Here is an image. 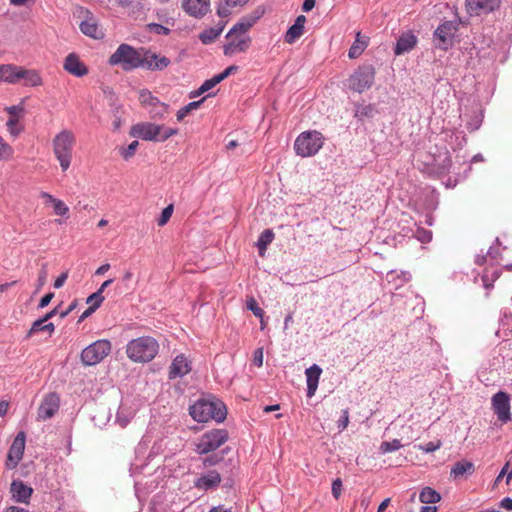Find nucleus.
Returning <instances> with one entry per match:
<instances>
[{
    "instance_id": "f257e3e1",
    "label": "nucleus",
    "mask_w": 512,
    "mask_h": 512,
    "mask_svg": "<svg viewBox=\"0 0 512 512\" xmlns=\"http://www.w3.org/2000/svg\"><path fill=\"white\" fill-rule=\"evenodd\" d=\"M191 417L197 422L214 420L221 423L226 419L227 408L224 402L214 396L198 399L189 408Z\"/></svg>"
},
{
    "instance_id": "f03ea898",
    "label": "nucleus",
    "mask_w": 512,
    "mask_h": 512,
    "mask_svg": "<svg viewBox=\"0 0 512 512\" xmlns=\"http://www.w3.org/2000/svg\"><path fill=\"white\" fill-rule=\"evenodd\" d=\"M159 351V344L151 336L132 339L126 345L127 357L133 362L145 363L153 360Z\"/></svg>"
},
{
    "instance_id": "7ed1b4c3",
    "label": "nucleus",
    "mask_w": 512,
    "mask_h": 512,
    "mask_svg": "<svg viewBox=\"0 0 512 512\" xmlns=\"http://www.w3.org/2000/svg\"><path fill=\"white\" fill-rule=\"evenodd\" d=\"M178 132L177 128L165 127L151 122H141L131 127L130 135L145 141L164 142L171 136L178 134Z\"/></svg>"
},
{
    "instance_id": "20e7f679",
    "label": "nucleus",
    "mask_w": 512,
    "mask_h": 512,
    "mask_svg": "<svg viewBox=\"0 0 512 512\" xmlns=\"http://www.w3.org/2000/svg\"><path fill=\"white\" fill-rule=\"evenodd\" d=\"M74 145L75 136L67 129L60 131L52 140L53 153L63 172L67 171L71 165Z\"/></svg>"
},
{
    "instance_id": "39448f33",
    "label": "nucleus",
    "mask_w": 512,
    "mask_h": 512,
    "mask_svg": "<svg viewBox=\"0 0 512 512\" xmlns=\"http://www.w3.org/2000/svg\"><path fill=\"white\" fill-rule=\"evenodd\" d=\"M142 57V49L137 50L124 43L109 57L108 63L112 66L119 65L124 71H131L143 65Z\"/></svg>"
},
{
    "instance_id": "423d86ee",
    "label": "nucleus",
    "mask_w": 512,
    "mask_h": 512,
    "mask_svg": "<svg viewBox=\"0 0 512 512\" xmlns=\"http://www.w3.org/2000/svg\"><path fill=\"white\" fill-rule=\"evenodd\" d=\"M323 144L324 137L319 131H304L297 136L294 150L301 157H311L319 152Z\"/></svg>"
},
{
    "instance_id": "0eeeda50",
    "label": "nucleus",
    "mask_w": 512,
    "mask_h": 512,
    "mask_svg": "<svg viewBox=\"0 0 512 512\" xmlns=\"http://www.w3.org/2000/svg\"><path fill=\"white\" fill-rule=\"evenodd\" d=\"M228 440V432L225 429H212L205 432L196 445V452L205 455L215 451Z\"/></svg>"
},
{
    "instance_id": "6e6552de",
    "label": "nucleus",
    "mask_w": 512,
    "mask_h": 512,
    "mask_svg": "<svg viewBox=\"0 0 512 512\" xmlns=\"http://www.w3.org/2000/svg\"><path fill=\"white\" fill-rule=\"evenodd\" d=\"M111 352V343L101 339L93 342L81 352V361L86 366H93L100 363Z\"/></svg>"
},
{
    "instance_id": "1a4fd4ad",
    "label": "nucleus",
    "mask_w": 512,
    "mask_h": 512,
    "mask_svg": "<svg viewBox=\"0 0 512 512\" xmlns=\"http://www.w3.org/2000/svg\"><path fill=\"white\" fill-rule=\"evenodd\" d=\"M457 30L458 24L455 21L447 20L441 23L433 33L435 47L443 51L450 49Z\"/></svg>"
},
{
    "instance_id": "9d476101",
    "label": "nucleus",
    "mask_w": 512,
    "mask_h": 512,
    "mask_svg": "<svg viewBox=\"0 0 512 512\" xmlns=\"http://www.w3.org/2000/svg\"><path fill=\"white\" fill-rule=\"evenodd\" d=\"M26 443V434L23 431L17 433L14 438L7 455L6 468L12 470L17 467L21 461Z\"/></svg>"
},
{
    "instance_id": "9b49d317",
    "label": "nucleus",
    "mask_w": 512,
    "mask_h": 512,
    "mask_svg": "<svg viewBox=\"0 0 512 512\" xmlns=\"http://www.w3.org/2000/svg\"><path fill=\"white\" fill-rule=\"evenodd\" d=\"M375 69L372 65L366 64L358 68L354 73V91L362 93L369 89L374 83Z\"/></svg>"
},
{
    "instance_id": "f8f14e48",
    "label": "nucleus",
    "mask_w": 512,
    "mask_h": 512,
    "mask_svg": "<svg viewBox=\"0 0 512 512\" xmlns=\"http://www.w3.org/2000/svg\"><path fill=\"white\" fill-rule=\"evenodd\" d=\"M221 475L216 470H208L198 474L193 481V486L199 491L207 492L209 490H215L221 483Z\"/></svg>"
},
{
    "instance_id": "ddd939ff",
    "label": "nucleus",
    "mask_w": 512,
    "mask_h": 512,
    "mask_svg": "<svg viewBox=\"0 0 512 512\" xmlns=\"http://www.w3.org/2000/svg\"><path fill=\"white\" fill-rule=\"evenodd\" d=\"M492 407L501 422L506 423L511 419L510 398L507 393L502 391L496 393L492 397Z\"/></svg>"
},
{
    "instance_id": "4468645a",
    "label": "nucleus",
    "mask_w": 512,
    "mask_h": 512,
    "mask_svg": "<svg viewBox=\"0 0 512 512\" xmlns=\"http://www.w3.org/2000/svg\"><path fill=\"white\" fill-rule=\"evenodd\" d=\"M142 52L143 65H141V67L147 70L162 71L165 68H167L171 63L170 59L166 56H159L158 54L143 48Z\"/></svg>"
},
{
    "instance_id": "2eb2a0df",
    "label": "nucleus",
    "mask_w": 512,
    "mask_h": 512,
    "mask_svg": "<svg viewBox=\"0 0 512 512\" xmlns=\"http://www.w3.org/2000/svg\"><path fill=\"white\" fill-rule=\"evenodd\" d=\"M60 399L56 393H49L38 408V419L46 421L52 418L59 410Z\"/></svg>"
},
{
    "instance_id": "dca6fc26",
    "label": "nucleus",
    "mask_w": 512,
    "mask_h": 512,
    "mask_svg": "<svg viewBox=\"0 0 512 512\" xmlns=\"http://www.w3.org/2000/svg\"><path fill=\"white\" fill-rule=\"evenodd\" d=\"M501 0H466L467 11L470 14H488L497 10Z\"/></svg>"
},
{
    "instance_id": "f3484780",
    "label": "nucleus",
    "mask_w": 512,
    "mask_h": 512,
    "mask_svg": "<svg viewBox=\"0 0 512 512\" xmlns=\"http://www.w3.org/2000/svg\"><path fill=\"white\" fill-rule=\"evenodd\" d=\"M182 9L194 18H202L210 11V0H182Z\"/></svg>"
},
{
    "instance_id": "a211bd4d",
    "label": "nucleus",
    "mask_w": 512,
    "mask_h": 512,
    "mask_svg": "<svg viewBox=\"0 0 512 512\" xmlns=\"http://www.w3.org/2000/svg\"><path fill=\"white\" fill-rule=\"evenodd\" d=\"M12 499L15 502L28 504L30 502L33 489L26 485L22 480H13L10 486Z\"/></svg>"
},
{
    "instance_id": "6ab92c4d",
    "label": "nucleus",
    "mask_w": 512,
    "mask_h": 512,
    "mask_svg": "<svg viewBox=\"0 0 512 512\" xmlns=\"http://www.w3.org/2000/svg\"><path fill=\"white\" fill-rule=\"evenodd\" d=\"M63 68L76 77H83L88 73V68L75 53H70L66 56Z\"/></svg>"
},
{
    "instance_id": "aec40b11",
    "label": "nucleus",
    "mask_w": 512,
    "mask_h": 512,
    "mask_svg": "<svg viewBox=\"0 0 512 512\" xmlns=\"http://www.w3.org/2000/svg\"><path fill=\"white\" fill-rule=\"evenodd\" d=\"M228 39L229 42L223 48L226 56H232L246 51L251 41L250 37L243 35H234V37Z\"/></svg>"
},
{
    "instance_id": "412c9836",
    "label": "nucleus",
    "mask_w": 512,
    "mask_h": 512,
    "mask_svg": "<svg viewBox=\"0 0 512 512\" xmlns=\"http://www.w3.org/2000/svg\"><path fill=\"white\" fill-rule=\"evenodd\" d=\"M190 371L191 363L183 354H180L173 359L168 376L169 379H175L187 375Z\"/></svg>"
},
{
    "instance_id": "4be33fe9",
    "label": "nucleus",
    "mask_w": 512,
    "mask_h": 512,
    "mask_svg": "<svg viewBox=\"0 0 512 512\" xmlns=\"http://www.w3.org/2000/svg\"><path fill=\"white\" fill-rule=\"evenodd\" d=\"M417 37L410 31L403 33L394 47V54L399 56L410 52L417 44Z\"/></svg>"
},
{
    "instance_id": "5701e85b",
    "label": "nucleus",
    "mask_w": 512,
    "mask_h": 512,
    "mask_svg": "<svg viewBox=\"0 0 512 512\" xmlns=\"http://www.w3.org/2000/svg\"><path fill=\"white\" fill-rule=\"evenodd\" d=\"M322 373V369L319 365L313 364L309 368L306 369L305 375H306V383H307V396L312 397L314 396L318 383L319 378Z\"/></svg>"
},
{
    "instance_id": "b1692460",
    "label": "nucleus",
    "mask_w": 512,
    "mask_h": 512,
    "mask_svg": "<svg viewBox=\"0 0 512 512\" xmlns=\"http://www.w3.org/2000/svg\"><path fill=\"white\" fill-rule=\"evenodd\" d=\"M21 66L14 64H0V82L16 84L19 82Z\"/></svg>"
},
{
    "instance_id": "393cba45",
    "label": "nucleus",
    "mask_w": 512,
    "mask_h": 512,
    "mask_svg": "<svg viewBox=\"0 0 512 512\" xmlns=\"http://www.w3.org/2000/svg\"><path fill=\"white\" fill-rule=\"evenodd\" d=\"M306 23V17L299 15L292 26L289 27L285 34V42L292 44L304 33V25Z\"/></svg>"
},
{
    "instance_id": "a878e982",
    "label": "nucleus",
    "mask_w": 512,
    "mask_h": 512,
    "mask_svg": "<svg viewBox=\"0 0 512 512\" xmlns=\"http://www.w3.org/2000/svg\"><path fill=\"white\" fill-rule=\"evenodd\" d=\"M259 16H249L242 18L227 33L226 38H232L234 35L247 36L246 32L256 23Z\"/></svg>"
},
{
    "instance_id": "bb28decb",
    "label": "nucleus",
    "mask_w": 512,
    "mask_h": 512,
    "mask_svg": "<svg viewBox=\"0 0 512 512\" xmlns=\"http://www.w3.org/2000/svg\"><path fill=\"white\" fill-rule=\"evenodd\" d=\"M23 81L24 86L38 87L43 84L41 75L37 70L25 69L21 66L19 73V82Z\"/></svg>"
},
{
    "instance_id": "cd10ccee",
    "label": "nucleus",
    "mask_w": 512,
    "mask_h": 512,
    "mask_svg": "<svg viewBox=\"0 0 512 512\" xmlns=\"http://www.w3.org/2000/svg\"><path fill=\"white\" fill-rule=\"evenodd\" d=\"M135 455V460L131 463L130 467L131 475L142 472L147 465L145 460L150 459L151 457V454L146 457V448L142 444L137 446Z\"/></svg>"
},
{
    "instance_id": "c85d7f7f",
    "label": "nucleus",
    "mask_w": 512,
    "mask_h": 512,
    "mask_svg": "<svg viewBox=\"0 0 512 512\" xmlns=\"http://www.w3.org/2000/svg\"><path fill=\"white\" fill-rule=\"evenodd\" d=\"M81 32L91 38L100 39L103 33L99 30L96 20L90 15L80 23Z\"/></svg>"
},
{
    "instance_id": "c756f323",
    "label": "nucleus",
    "mask_w": 512,
    "mask_h": 512,
    "mask_svg": "<svg viewBox=\"0 0 512 512\" xmlns=\"http://www.w3.org/2000/svg\"><path fill=\"white\" fill-rule=\"evenodd\" d=\"M474 472V464L468 460H461L456 462L451 468V476L455 479L464 476L465 474H472Z\"/></svg>"
},
{
    "instance_id": "7c9ffc66",
    "label": "nucleus",
    "mask_w": 512,
    "mask_h": 512,
    "mask_svg": "<svg viewBox=\"0 0 512 512\" xmlns=\"http://www.w3.org/2000/svg\"><path fill=\"white\" fill-rule=\"evenodd\" d=\"M223 29H224V23H219L215 27H211V28L203 30L199 34V39L205 45L211 44L220 36V34L223 32Z\"/></svg>"
},
{
    "instance_id": "2f4dec72",
    "label": "nucleus",
    "mask_w": 512,
    "mask_h": 512,
    "mask_svg": "<svg viewBox=\"0 0 512 512\" xmlns=\"http://www.w3.org/2000/svg\"><path fill=\"white\" fill-rule=\"evenodd\" d=\"M419 500L424 504H434L441 500V495L431 487H425L419 494Z\"/></svg>"
},
{
    "instance_id": "473e14b6",
    "label": "nucleus",
    "mask_w": 512,
    "mask_h": 512,
    "mask_svg": "<svg viewBox=\"0 0 512 512\" xmlns=\"http://www.w3.org/2000/svg\"><path fill=\"white\" fill-rule=\"evenodd\" d=\"M466 127L470 132L478 130L483 121V113L481 110H473L471 114L466 115Z\"/></svg>"
},
{
    "instance_id": "72a5a7b5",
    "label": "nucleus",
    "mask_w": 512,
    "mask_h": 512,
    "mask_svg": "<svg viewBox=\"0 0 512 512\" xmlns=\"http://www.w3.org/2000/svg\"><path fill=\"white\" fill-rule=\"evenodd\" d=\"M148 512H169L165 496L160 493L156 494L151 500Z\"/></svg>"
},
{
    "instance_id": "f704fd0d",
    "label": "nucleus",
    "mask_w": 512,
    "mask_h": 512,
    "mask_svg": "<svg viewBox=\"0 0 512 512\" xmlns=\"http://www.w3.org/2000/svg\"><path fill=\"white\" fill-rule=\"evenodd\" d=\"M274 233L271 229H265L258 237L256 246L258 248L259 254L263 255L266 251L268 245L273 241Z\"/></svg>"
},
{
    "instance_id": "c9c22d12",
    "label": "nucleus",
    "mask_w": 512,
    "mask_h": 512,
    "mask_svg": "<svg viewBox=\"0 0 512 512\" xmlns=\"http://www.w3.org/2000/svg\"><path fill=\"white\" fill-rule=\"evenodd\" d=\"M221 76H219L218 74L217 75H214L212 78L210 79H207L205 80L202 85L195 91H192L190 93V97L193 98V97H197V96H200L201 94L209 91L210 89H212L213 87H215L217 84H219L220 82H222V80L220 79Z\"/></svg>"
},
{
    "instance_id": "e433bc0d",
    "label": "nucleus",
    "mask_w": 512,
    "mask_h": 512,
    "mask_svg": "<svg viewBox=\"0 0 512 512\" xmlns=\"http://www.w3.org/2000/svg\"><path fill=\"white\" fill-rule=\"evenodd\" d=\"M54 330H55L54 324L51 323V322L46 321L42 317V318L36 320L32 324V326H31V328H30V330L28 332V337H30L31 335H33V334H35V333H37L39 331H48L49 333H52Z\"/></svg>"
},
{
    "instance_id": "4c0bfd02",
    "label": "nucleus",
    "mask_w": 512,
    "mask_h": 512,
    "mask_svg": "<svg viewBox=\"0 0 512 512\" xmlns=\"http://www.w3.org/2000/svg\"><path fill=\"white\" fill-rule=\"evenodd\" d=\"M132 418H133V412L129 408L121 405L117 411L115 422L121 428H125L129 424V422L131 421Z\"/></svg>"
},
{
    "instance_id": "58836bf2",
    "label": "nucleus",
    "mask_w": 512,
    "mask_h": 512,
    "mask_svg": "<svg viewBox=\"0 0 512 512\" xmlns=\"http://www.w3.org/2000/svg\"><path fill=\"white\" fill-rule=\"evenodd\" d=\"M369 43V37L362 35L360 32L355 34L354 39V58L362 54V52L367 48Z\"/></svg>"
},
{
    "instance_id": "ea45409f",
    "label": "nucleus",
    "mask_w": 512,
    "mask_h": 512,
    "mask_svg": "<svg viewBox=\"0 0 512 512\" xmlns=\"http://www.w3.org/2000/svg\"><path fill=\"white\" fill-rule=\"evenodd\" d=\"M378 113L375 105H361L354 111V116L360 118H373Z\"/></svg>"
},
{
    "instance_id": "a19ab883",
    "label": "nucleus",
    "mask_w": 512,
    "mask_h": 512,
    "mask_svg": "<svg viewBox=\"0 0 512 512\" xmlns=\"http://www.w3.org/2000/svg\"><path fill=\"white\" fill-rule=\"evenodd\" d=\"M205 98H202L198 101L189 102L187 105L183 106L181 109L177 111L176 118L177 121H182L192 110L197 109L204 102Z\"/></svg>"
},
{
    "instance_id": "79ce46f5",
    "label": "nucleus",
    "mask_w": 512,
    "mask_h": 512,
    "mask_svg": "<svg viewBox=\"0 0 512 512\" xmlns=\"http://www.w3.org/2000/svg\"><path fill=\"white\" fill-rule=\"evenodd\" d=\"M14 157L13 147L0 136V161H9Z\"/></svg>"
},
{
    "instance_id": "37998d69",
    "label": "nucleus",
    "mask_w": 512,
    "mask_h": 512,
    "mask_svg": "<svg viewBox=\"0 0 512 512\" xmlns=\"http://www.w3.org/2000/svg\"><path fill=\"white\" fill-rule=\"evenodd\" d=\"M402 447L400 441L398 439H393L392 441H384L381 443L380 451L382 453H389L396 451Z\"/></svg>"
},
{
    "instance_id": "c03bdc74",
    "label": "nucleus",
    "mask_w": 512,
    "mask_h": 512,
    "mask_svg": "<svg viewBox=\"0 0 512 512\" xmlns=\"http://www.w3.org/2000/svg\"><path fill=\"white\" fill-rule=\"evenodd\" d=\"M6 125L9 133L14 137L18 136L22 131V127L19 126V120L17 117H10Z\"/></svg>"
},
{
    "instance_id": "a18cd8bd",
    "label": "nucleus",
    "mask_w": 512,
    "mask_h": 512,
    "mask_svg": "<svg viewBox=\"0 0 512 512\" xmlns=\"http://www.w3.org/2000/svg\"><path fill=\"white\" fill-rule=\"evenodd\" d=\"M505 475H507L506 482L508 484L510 482V480L512 479V465H511L510 461H507L505 463L504 467L499 472L498 476L495 479V485H497L503 479V477Z\"/></svg>"
},
{
    "instance_id": "49530a36",
    "label": "nucleus",
    "mask_w": 512,
    "mask_h": 512,
    "mask_svg": "<svg viewBox=\"0 0 512 512\" xmlns=\"http://www.w3.org/2000/svg\"><path fill=\"white\" fill-rule=\"evenodd\" d=\"M138 146H139V142L137 140L131 142L127 147H123L120 149L121 156L125 160L130 159L131 157L134 156Z\"/></svg>"
},
{
    "instance_id": "de8ad7c7",
    "label": "nucleus",
    "mask_w": 512,
    "mask_h": 512,
    "mask_svg": "<svg viewBox=\"0 0 512 512\" xmlns=\"http://www.w3.org/2000/svg\"><path fill=\"white\" fill-rule=\"evenodd\" d=\"M246 307L250 310L256 317L262 319L264 317V311L261 309L256 300L251 297L246 301Z\"/></svg>"
},
{
    "instance_id": "09e8293b",
    "label": "nucleus",
    "mask_w": 512,
    "mask_h": 512,
    "mask_svg": "<svg viewBox=\"0 0 512 512\" xmlns=\"http://www.w3.org/2000/svg\"><path fill=\"white\" fill-rule=\"evenodd\" d=\"M146 27L149 32L157 35H168L170 33V29L168 27L158 23H149Z\"/></svg>"
},
{
    "instance_id": "8fccbe9b",
    "label": "nucleus",
    "mask_w": 512,
    "mask_h": 512,
    "mask_svg": "<svg viewBox=\"0 0 512 512\" xmlns=\"http://www.w3.org/2000/svg\"><path fill=\"white\" fill-rule=\"evenodd\" d=\"M104 296L100 294V292H94L88 298L86 299V303L89 304L91 307H95V309H98L101 304L104 301Z\"/></svg>"
},
{
    "instance_id": "3c124183",
    "label": "nucleus",
    "mask_w": 512,
    "mask_h": 512,
    "mask_svg": "<svg viewBox=\"0 0 512 512\" xmlns=\"http://www.w3.org/2000/svg\"><path fill=\"white\" fill-rule=\"evenodd\" d=\"M173 209V205L170 204L162 210L160 217L157 219V224L159 226H164L167 224L172 216Z\"/></svg>"
},
{
    "instance_id": "603ef678",
    "label": "nucleus",
    "mask_w": 512,
    "mask_h": 512,
    "mask_svg": "<svg viewBox=\"0 0 512 512\" xmlns=\"http://www.w3.org/2000/svg\"><path fill=\"white\" fill-rule=\"evenodd\" d=\"M111 417V412L110 410H103L101 412H99L97 415L93 416L92 420L94 421L95 425L98 426V427H103L106 422L104 420H107L109 421Z\"/></svg>"
},
{
    "instance_id": "864d4df0",
    "label": "nucleus",
    "mask_w": 512,
    "mask_h": 512,
    "mask_svg": "<svg viewBox=\"0 0 512 512\" xmlns=\"http://www.w3.org/2000/svg\"><path fill=\"white\" fill-rule=\"evenodd\" d=\"M52 205L56 215L65 216L69 212L68 206L60 199H57Z\"/></svg>"
},
{
    "instance_id": "5fc2aeb1",
    "label": "nucleus",
    "mask_w": 512,
    "mask_h": 512,
    "mask_svg": "<svg viewBox=\"0 0 512 512\" xmlns=\"http://www.w3.org/2000/svg\"><path fill=\"white\" fill-rule=\"evenodd\" d=\"M500 245L501 243L499 238H496L495 243L487 251V256H489L492 259H497L498 256H500L501 254Z\"/></svg>"
},
{
    "instance_id": "6e6d98bb",
    "label": "nucleus",
    "mask_w": 512,
    "mask_h": 512,
    "mask_svg": "<svg viewBox=\"0 0 512 512\" xmlns=\"http://www.w3.org/2000/svg\"><path fill=\"white\" fill-rule=\"evenodd\" d=\"M6 111L10 115V117H17L19 119L24 113V107L21 104L12 105L7 107Z\"/></svg>"
},
{
    "instance_id": "4d7b16f0",
    "label": "nucleus",
    "mask_w": 512,
    "mask_h": 512,
    "mask_svg": "<svg viewBox=\"0 0 512 512\" xmlns=\"http://www.w3.org/2000/svg\"><path fill=\"white\" fill-rule=\"evenodd\" d=\"M440 446H441L440 441H437V442L430 441V442H427V443L421 445L420 449L426 453H431V452L438 450L440 448Z\"/></svg>"
},
{
    "instance_id": "13d9d810",
    "label": "nucleus",
    "mask_w": 512,
    "mask_h": 512,
    "mask_svg": "<svg viewBox=\"0 0 512 512\" xmlns=\"http://www.w3.org/2000/svg\"><path fill=\"white\" fill-rule=\"evenodd\" d=\"M154 96L152 95V93L148 90H142L140 91V94H139V100L141 102V104L147 106L149 104V102H151L153 100Z\"/></svg>"
},
{
    "instance_id": "bf43d9fd",
    "label": "nucleus",
    "mask_w": 512,
    "mask_h": 512,
    "mask_svg": "<svg viewBox=\"0 0 512 512\" xmlns=\"http://www.w3.org/2000/svg\"><path fill=\"white\" fill-rule=\"evenodd\" d=\"M222 460V457L217 455H211L203 459L202 463L204 467H210L217 465Z\"/></svg>"
},
{
    "instance_id": "052dcab7",
    "label": "nucleus",
    "mask_w": 512,
    "mask_h": 512,
    "mask_svg": "<svg viewBox=\"0 0 512 512\" xmlns=\"http://www.w3.org/2000/svg\"><path fill=\"white\" fill-rule=\"evenodd\" d=\"M341 489H342V481L339 478H337L332 483V494L336 499H338L340 497Z\"/></svg>"
},
{
    "instance_id": "680f3d73",
    "label": "nucleus",
    "mask_w": 512,
    "mask_h": 512,
    "mask_svg": "<svg viewBox=\"0 0 512 512\" xmlns=\"http://www.w3.org/2000/svg\"><path fill=\"white\" fill-rule=\"evenodd\" d=\"M147 107H150V109H153V108H160L161 111H164V110H167L168 109V106L161 102L157 97L154 96L153 100L151 102H149V104L147 105Z\"/></svg>"
},
{
    "instance_id": "e2e57ef3",
    "label": "nucleus",
    "mask_w": 512,
    "mask_h": 512,
    "mask_svg": "<svg viewBox=\"0 0 512 512\" xmlns=\"http://www.w3.org/2000/svg\"><path fill=\"white\" fill-rule=\"evenodd\" d=\"M253 363L257 367H261L263 365V348H258L255 350L254 357H253Z\"/></svg>"
},
{
    "instance_id": "0e129e2a",
    "label": "nucleus",
    "mask_w": 512,
    "mask_h": 512,
    "mask_svg": "<svg viewBox=\"0 0 512 512\" xmlns=\"http://www.w3.org/2000/svg\"><path fill=\"white\" fill-rule=\"evenodd\" d=\"M418 239L422 242V243H427V242H430L431 239H432V232L431 231H428V230H419L418 231Z\"/></svg>"
},
{
    "instance_id": "69168bd1",
    "label": "nucleus",
    "mask_w": 512,
    "mask_h": 512,
    "mask_svg": "<svg viewBox=\"0 0 512 512\" xmlns=\"http://www.w3.org/2000/svg\"><path fill=\"white\" fill-rule=\"evenodd\" d=\"M67 278H68V272H64L60 276H58L56 278V280L54 281V288H56V289L61 288L64 285Z\"/></svg>"
},
{
    "instance_id": "338daca9",
    "label": "nucleus",
    "mask_w": 512,
    "mask_h": 512,
    "mask_svg": "<svg viewBox=\"0 0 512 512\" xmlns=\"http://www.w3.org/2000/svg\"><path fill=\"white\" fill-rule=\"evenodd\" d=\"M53 297H54V293H52V292L44 295L38 304V308L42 309V308L46 307L51 302Z\"/></svg>"
},
{
    "instance_id": "774afa93",
    "label": "nucleus",
    "mask_w": 512,
    "mask_h": 512,
    "mask_svg": "<svg viewBox=\"0 0 512 512\" xmlns=\"http://www.w3.org/2000/svg\"><path fill=\"white\" fill-rule=\"evenodd\" d=\"M500 507L506 509L508 511H512V499L509 497H505L500 501Z\"/></svg>"
}]
</instances>
